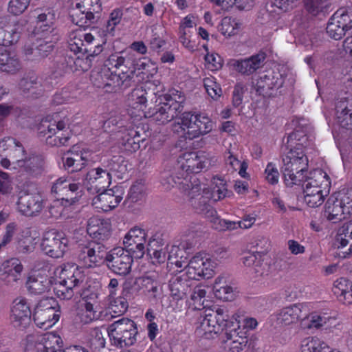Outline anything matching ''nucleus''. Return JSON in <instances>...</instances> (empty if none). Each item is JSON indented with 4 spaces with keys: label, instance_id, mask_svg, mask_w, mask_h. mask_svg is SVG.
I'll return each instance as SVG.
<instances>
[{
    "label": "nucleus",
    "instance_id": "1",
    "mask_svg": "<svg viewBox=\"0 0 352 352\" xmlns=\"http://www.w3.org/2000/svg\"><path fill=\"white\" fill-rule=\"evenodd\" d=\"M139 65L133 54L114 53L109 56L104 67L91 72L90 80L94 86L104 89L105 92L124 91L134 83V74Z\"/></svg>",
    "mask_w": 352,
    "mask_h": 352
},
{
    "label": "nucleus",
    "instance_id": "2",
    "mask_svg": "<svg viewBox=\"0 0 352 352\" xmlns=\"http://www.w3.org/2000/svg\"><path fill=\"white\" fill-rule=\"evenodd\" d=\"M237 328L234 322L230 320L228 310L219 307L212 313L206 315L201 322L199 329L204 332L206 338H210L211 333L217 334L226 330L225 333L226 341L248 342L247 331L241 328V320H236Z\"/></svg>",
    "mask_w": 352,
    "mask_h": 352
},
{
    "label": "nucleus",
    "instance_id": "3",
    "mask_svg": "<svg viewBox=\"0 0 352 352\" xmlns=\"http://www.w3.org/2000/svg\"><path fill=\"white\" fill-rule=\"evenodd\" d=\"M32 40L39 43L34 48L25 49L26 54L45 56L52 51L53 43L58 40V30L55 27V14L50 10L38 14L36 24L32 32Z\"/></svg>",
    "mask_w": 352,
    "mask_h": 352
},
{
    "label": "nucleus",
    "instance_id": "4",
    "mask_svg": "<svg viewBox=\"0 0 352 352\" xmlns=\"http://www.w3.org/2000/svg\"><path fill=\"white\" fill-rule=\"evenodd\" d=\"M72 19L74 23L79 27L72 32L68 41L70 50L76 54H79L76 64H78L80 58L86 61L88 60L87 44L88 33L86 29L88 27V10L86 4L82 1H77L72 10Z\"/></svg>",
    "mask_w": 352,
    "mask_h": 352
},
{
    "label": "nucleus",
    "instance_id": "5",
    "mask_svg": "<svg viewBox=\"0 0 352 352\" xmlns=\"http://www.w3.org/2000/svg\"><path fill=\"white\" fill-rule=\"evenodd\" d=\"M39 130L43 135H47V143L51 146H65L72 135L69 119H60L58 113L53 115L52 118L47 117L43 120Z\"/></svg>",
    "mask_w": 352,
    "mask_h": 352
},
{
    "label": "nucleus",
    "instance_id": "6",
    "mask_svg": "<svg viewBox=\"0 0 352 352\" xmlns=\"http://www.w3.org/2000/svg\"><path fill=\"white\" fill-rule=\"evenodd\" d=\"M111 175L102 168H89V193L98 194L92 198L91 205L98 210L109 211L108 190L105 188L109 184Z\"/></svg>",
    "mask_w": 352,
    "mask_h": 352
},
{
    "label": "nucleus",
    "instance_id": "7",
    "mask_svg": "<svg viewBox=\"0 0 352 352\" xmlns=\"http://www.w3.org/2000/svg\"><path fill=\"white\" fill-rule=\"evenodd\" d=\"M104 331L107 332L111 345L117 348L130 346L136 342V324L128 318H122L115 321L107 330L104 329Z\"/></svg>",
    "mask_w": 352,
    "mask_h": 352
},
{
    "label": "nucleus",
    "instance_id": "8",
    "mask_svg": "<svg viewBox=\"0 0 352 352\" xmlns=\"http://www.w3.org/2000/svg\"><path fill=\"white\" fill-rule=\"evenodd\" d=\"M60 316V306L54 298H46L39 301L35 307L33 319L41 329H48L58 320Z\"/></svg>",
    "mask_w": 352,
    "mask_h": 352
},
{
    "label": "nucleus",
    "instance_id": "9",
    "mask_svg": "<svg viewBox=\"0 0 352 352\" xmlns=\"http://www.w3.org/2000/svg\"><path fill=\"white\" fill-rule=\"evenodd\" d=\"M68 243L69 240L63 232L52 229L43 233L41 248L46 255L60 258L67 250Z\"/></svg>",
    "mask_w": 352,
    "mask_h": 352
},
{
    "label": "nucleus",
    "instance_id": "10",
    "mask_svg": "<svg viewBox=\"0 0 352 352\" xmlns=\"http://www.w3.org/2000/svg\"><path fill=\"white\" fill-rule=\"evenodd\" d=\"M325 215L333 223L346 219L352 214V198L347 194L340 198L330 197L325 204Z\"/></svg>",
    "mask_w": 352,
    "mask_h": 352
},
{
    "label": "nucleus",
    "instance_id": "11",
    "mask_svg": "<svg viewBox=\"0 0 352 352\" xmlns=\"http://www.w3.org/2000/svg\"><path fill=\"white\" fill-rule=\"evenodd\" d=\"M28 23L25 19L11 20L4 18L0 20V45L10 46L21 38Z\"/></svg>",
    "mask_w": 352,
    "mask_h": 352
},
{
    "label": "nucleus",
    "instance_id": "12",
    "mask_svg": "<svg viewBox=\"0 0 352 352\" xmlns=\"http://www.w3.org/2000/svg\"><path fill=\"white\" fill-rule=\"evenodd\" d=\"M21 157V159L16 160L12 164L8 158H2L0 160V165L6 169L16 170L21 174L33 175L40 173L43 164L41 157L32 155L28 157Z\"/></svg>",
    "mask_w": 352,
    "mask_h": 352
},
{
    "label": "nucleus",
    "instance_id": "13",
    "mask_svg": "<svg viewBox=\"0 0 352 352\" xmlns=\"http://www.w3.org/2000/svg\"><path fill=\"white\" fill-rule=\"evenodd\" d=\"M133 259L126 254L124 249L117 247L112 249L107 254V266L115 274L126 276L131 270Z\"/></svg>",
    "mask_w": 352,
    "mask_h": 352
},
{
    "label": "nucleus",
    "instance_id": "14",
    "mask_svg": "<svg viewBox=\"0 0 352 352\" xmlns=\"http://www.w3.org/2000/svg\"><path fill=\"white\" fill-rule=\"evenodd\" d=\"M214 267V263L210 258L196 255L190 259L185 267L186 270L185 274L191 279H208L213 275Z\"/></svg>",
    "mask_w": 352,
    "mask_h": 352
},
{
    "label": "nucleus",
    "instance_id": "15",
    "mask_svg": "<svg viewBox=\"0 0 352 352\" xmlns=\"http://www.w3.org/2000/svg\"><path fill=\"white\" fill-rule=\"evenodd\" d=\"M62 338L56 333H47L38 336L35 344L36 352H85L77 346L67 347L61 350Z\"/></svg>",
    "mask_w": 352,
    "mask_h": 352
},
{
    "label": "nucleus",
    "instance_id": "16",
    "mask_svg": "<svg viewBox=\"0 0 352 352\" xmlns=\"http://www.w3.org/2000/svg\"><path fill=\"white\" fill-rule=\"evenodd\" d=\"M88 152L82 144H76L62 157L63 167L70 172L81 170L87 163Z\"/></svg>",
    "mask_w": 352,
    "mask_h": 352
},
{
    "label": "nucleus",
    "instance_id": "17",
    "mask_svg": "<svg viewBox=\"0 0 352 352\" xmlns=\"http://www.w3.org/2000/svg\"><path fill=\"white\" fill-rule=\"evenodd\" d=\"M283 84V78L279 72L267 71L256 80L254 88L259 95L270 97L272 96L271 91L281 87Z\"/></svg>",
    "mask_w": 352,
    "mask_h": 352
},
{
    "label": "nucleus",
    "instance_id": "18",
    "mask_svg": "<svg viewBox=\"0 0 352 352\" xmlns=\"http://www.w3.org/2000/svg\"><path fill=\"white\" fill-rule=\"evenodd\" d=\"M287 140L285 147L289 151L283 158L290 159V161L307 158L304 151L307 140L306 135H302V132L296 129L288 135Z\"/></svg>",
    "mask_w": 352,
    "mask_h": 352
},
{
    "label": "nucleus",
    "instance_id": "19",
    "mask_svg": "<svg viewBox=\"0 0 352 352\" xmlns=\"http://www.w3.org/2000/svg\"><path fill=\"white\" fill-rule=\"evenodd\" d=\"M43 206V199L39 194H22L17 201L19 212L28 217L38 214Z\"/></svg>",
    "mask_w": 352,
    "mask_h": 352
},
{
    "label": "nucleus",
    "instance_id": "20",
    "mask_svg": "<svg viewBox=\"0 0 352 352\" xmlns=\"http://www.w3.org/2000/svg\"><path fill=\"white\" fill-rule=\"evenodd\" d=\"M85 276V273L81 268L69 263L63 264L56 267L54 272V277L56 278L57 281L66 283L67 284H74V287L82 282Z\"/></svg>",
    "mask_w": 352,
    "mask_h": 352
},
{
    "label": "nucleus",
    "instance_id": "21",
    "mask_svg": "<svg viewBox=\"0 0 352 352\" xmlns=\"http://www.w3.org/2000/svg\"><path fill=\"white\" fill-rule=\"evenodd\" d=\"M31 311L26 299L16 298L11 307L10 318L15 327H25L30 322Z\"/></svg>",
    "mask_w": 352,
    "mask_h": 352
},
{
    "label": "nucleus",
    "instance_id": "22",
    "mask_svg": "<svg viewBox=\"0 0 352 352\" xmlns=\"http://www.w3.org/2000/svg\"><path fill=\"white\" fill-rule=\"evenodd\" d=\"M23 270L21 262L18 258H11L5 261L0 267L1 280L6 285H13L20 280Z\"/></svg>",
    "mask_w": 352,
    "mask_h": 352
},
{
    "label": "nucleus",
    "instance_id": "23",
    "mask_svg": "<svg viewBox=\"0 0 352 352\" xmlns=\"http://www.w3.org/2000/svg\"><path fill=\"white\" fill-rule=\"evenodd\" d=\"M265 58V53H259L244 59H234L230 63L236 72L242 75L250 76L262 67Z\"/></svg>",
    "mask_w": 352,
    "mask_h": 352
},
{
    "label": "nucleus",
    "instance_id": "24",
    "mask_svg": "<svg viewBox=\"0 0 352 352\" xmlns=\"http://www.w3.org/2000/svg\"><path fill=\"white\" fill-rule=\"evenodd\" d=\"M184 162L182 169L188 173H198L204 169H208L211 165V160L206 157L204 153L190 152L184 154Z\"/></svg>",
    "mask_w": 352,
    "mask_h": 352
},
{
    "label": "nucleus",
    "instance_id": "25",
    "mask_svg": "<svg viewBox=\"0 0 352 352\" xmlns=\"http://www.w3.org/2000/svg\"><path fill=\"white\" fill-rule=\"evenodd\" d=\"M146 113L159 124H167L179 115L174 105L172 107L167 101H161L160 100V103L153 111L150 109Z\"/></svg>",
    "mask_w": 352,
    "mask_h": 352
},
{
    "label": "nucleus",
    "instance_id": "26",
    "mask_svg": "<svg viewBox=\"0 0 352 352\" xmlns=\"http://www.w3.org/2000/svg\"><path fill=\"white\" fill-rule=\"evenodd\" d=\"M111 226L109 219L93 217L89 219V236L91 240L105 241L111 235Z\"/></svg>",
    "mask_w": 352,
    "mask_h": 352
},
{
    "label": "nucleus",
    "instance_id": "27",
    "mask_svg": "<svg viewBox=\"0 0 352 352\" xmlns=\"http://www.w3.org/2000/svg\"><path fill=\"white\" fill-rule=\"evenodd\" d=\"M80 186L75 183H71L66 177L58 178L52 187V192L57 195V198L77 197L78 199L81 197V190L78 192Z\"/></svg>",
    "mask_w": 352,
    "mask_h": 352
},
{
    "label": "nucleus",
    "instance_id": "28",
    "mask_svg": "<svg viewBox=\"0 0 352 352\" xmlns=\"http://www.w3.org/2000/svg\"><path fill=\"white\" fill-rule=\"evenodd\" d=\"M336 113L340 126L352 130V98L338 101L336 103Z\"/></svg>",
    "mask_w": 352,
    "mask_h": 352
},
{
    "label": "nucleus",
    "instance_id": "29",
    "mask_svg": "<svg viewBox=\"0 0 352 352\" xmlns=\"http://www.w3.org/2000/svg\"><path fill=\"white\" fill-rule=\"evenodd\" d=\"M335 245L338 250L344 249L349 245L345 251H340L338 253L340 257L346 258L352 254V225H343L340 227L336 236Z\"/></svg>",
    "mask_w": 352,
    "mask_h": 352
},
{
    "label": "nucleus",
    "instance_id": "30",
    "mask_svg": "<svg viewBox=\"0 0 352 352\" xmlns=\"http://www.w3.org/2000/svg\"><path fill=\"white\" fill-rule=\"evenodd\" d=\"M305 307V306L302 303H296L283 307L277 315V320L284 325L296 323L302 318Z\"/></svg>",
    "mask_w": 352,
    "mask_h": 352
},
{
    "label": "nucleus",
    "instance_id": "31",
    "mask_svg": "<svg viewBox=\"0 0 352 352\" xmlns=\"http://www.w3.org/2000/svg\"><path fill=\"white\" fill-rule=\"evenodd\" d=\"M38 236V234L36 230L25 228L17 234L14 246L19 252H28L32 249Z\"/></svg>",
    "mask_w": 352,
    "mask_h": 352
},
{
    "label": "nucleus",
    "instance_id": "32",
    "mask_svg": "<svg viewBox=\"0 0 352 352\" xmlns=\"http://www.w3.org/2000/svg\"><path fill=\"white\" fill-rule=\"evenodd\" d=\"M255 277L263 284L267 285L273 284L277 280L274 268L268 263L259 258L258 262L252 269Z\"/></svg>",
    "mask_w": 352,
    "mask_h": 352
},
{
    "label": "nucleus",
    "instance_id": "33",
    "mask_svg": "<svg viewBox=\"0 0 352 352\" xmlns=\"http://www.w3.org/2000/svg\"><path fill=\"white\" fill-rule=\"evenodd\" d=\"M188 278V276L184 274L182 276L175 275L169 280L170 295L175 300L184 298L190 290Z\"/></svg>",
    "mask_w": 352,
    "mask_h": 352
},
{
    "label": "nucleus",
    "instance_id": "34",
    "mask_svg": "<svg viewBox=\"0 0 352 352\" xmlns=\"http://www.w3.org/2000/svg\"><path fill=\"white\" fill-rule=\"evenodd\" d=\"M13 158L25 157V150L22 144L12 137H5L0 140V155Z\"/></svg>",
    "mask_w": 352,
    "mask_h": 352
},
{
    "label": "nucleus",
    "instance_id": "35",
    "mask_svg": "<svg viewBox=\"0 0 352 352\" xmlns=\"http://www.w3.org/2000/svg\"><path fill=\"white\" fill-rule=\"evenodd\" d=\"M190 204L196 212L205 215L206 217H213L217 211L210 204V197L199 194L196 197H190Z\"/></svg>",
    "mask_w": 352,
    "mask_h": 352
},
{
    "label": "nucleus",
    "instance_id": "36",
    "mask_svg": "<svg viewBox=\"0 0 352 352\" xmlns=\"http://www.w3.org/2000/svg\"><path fill=\"white\" fill-rule=\"evenodd\" d=\"M21 67V63L14 53L0 47V70L1 72L14 74L19 71Z\"/></svg>",
    "mask_w": 352,
    "mask_h": 352
},
{
    "label": "nucleus",
    "instance_id": "37",
    "mask_svg": "<svg viewBox=\"0 0 352 352\" xmlns=\"http://www.w3.org/2000/svg\"><path fill=\"white\" fill-rule=\"evenodd\" d=\"M305 193L304 200L307 205L311 208H316L320 206L324 202V198L329 192V188H322V187H316V188H304Z\"/></svg>",
    "mask_w": 352,
    "mask_h": 352
},
{
    "label": "nucleus",
    "instance_id": "38",
    "mask_svg": "<svg viewBox=\"0 0 352 352\" xmlns=\"http://www.w3.org/2000/svg\"><path fill=\"white\" fill-rule=\"evenodd\" d=\"M104 241L89 240V263L94 266H99L107 260V248Z\"/></svg>",
    "mask_w": 352,
    "mask_h": 352
},
{
    "label": "nucleus",
    "instance_id": "39",
    "mask_svg": "<svg viewBox=\"0 0 352 352\" xmlns=\"http://www.w3.org/2000/svg\"><path fill=\"white\" fill-rule=\"evenodd\" d=\"M51 280L41 274L30 275L26 282L28 291L33 294H41L50 289Z\"/></svg>",
    "mask_w": 352,
    "mask_h": 352
},
{
    "label": "nucleus",
    "instance_id": "40",
    "mask_svg": "<svg viewBox=\"0 0 352 352\" xmlns=\"http://www.w3.org/2000/svg\"><path fill=\"white\" fill-rule=\"evenodd\" d=\"M78 201V197H65L56 198L49 208L50 216L58 219L67 215V206L72 205Z\"/></svg>",
    "mask_w": 352,
    "mask_h": 352
},
{
    "label": "nucleus",
    "instance_id": "41",
    "mask_svg": "<svg viewBox=\"0 0 352 352\" xmlns=\"http://www.w3.org/2000/svg\"><path fill=\"white\" fill-rule=\"evenodd\" d=\"M310 175L311 176L305 175L303 182L305 183L304 188H316V187H322V188H329V177L326 173L321 170H315L310 173Z\"/></svg>",
    "mask_w": 352,
    "mask_h": 352
},
{
    "label": "nucleus",
    "instance_id": "42",
    "mask_svg": "<svg viewBox=\"0 0 352 352\" xmlns=\"http://www.w3.org/2000/svg\"><path fill=\"white\" fill-rule=\"evenodd\" d=\"M144 140V138H141L140 131L130 129L122 138V146L126 151L133 153L140 148V143Z\"/></svg>",
    "mask_w": 352,
    "mask_h": 352
},
{
    "label": "nucleus",
    "instance_id": "43",
    "mask_svg": "<svg viewBox=\"0 0 352 352\" xmlns=\"http://www.w3.org/2000/svg\"><path fill=\"white\" fill-rule=\"evenodd\" d=\"M329 20L345 32L352 29V11L340 8L331 16Z\"/></svg>",
    "mask_w": 352,
    "mask_h": 352
},
{
    "label": "nucleus",
    "instance_id": "44",
    "mask_svg": "<svg viewBox=\"0 0 352 352\" xmlns=\"http://www.w3.org/2000/svg\"><path fill=\"white\" fill-rule=\"evenodd\" d=\"M242 21L232 16H225L221 20L220 31L224 36H231L236 34L241 29Z\"/></svg>",
    "mask_w": 352,
    "mask_h": 352
},
{
    "label": "nucleus",
    "instance_id": "45",
    "mask_svg": "<svg viewBox=\"0 0 352 352\" xmlns=\"http://www.w3.org/2000/svg\"><path fill=\"white\" fill-rule=\"evenodd\" d=\"M50 287L53 288L54 294L58 298L61 299H69L73 296L74 284H67L57 281L56 278L52 277L51 280Z\"/></svg>",
    "mask_w": 352,
    "mask_h": 352
},
{
    "label": "nucleus",
    "instance_id": "46",
    "mask_svg": "<svg viewBox=\"0 0 352 352\" xmlns=\"http://www.w3.org/2000/svg\"><path fill=\"white\" fill-rule=\"evenodd\" d=\"M89 348L93 352H100L105 346V339L101 329L92 327L89 332Z\"/></svg>",
    "mask_w": 352,
    "mask_h": 352
},
{
    "label": "nucleus",
    "instance_id": "47",
    "mask_svg": "<svg viewBox=\"0 0 352 352\" xmlns=\"http://www.w3.org/2000/svg\"><path fill=\"white\" fill-rule=\"evenodd\" d=\"M197 124L194 126V137L197 138L200 135L206 134L212 131L213 123L209 117L201 113H197Z\"/></svg>",
    "mask_w": 352,
    "mask_h": 352
},
{
    "label": "nucleus",
    "instance_id": "48",
    "mask_svg": "<svg viewBox=\"0 0 352 352\" xmlns=\"http://www.w3.org/2000/svg\"><path fill=\"white\" fill-rule=\"evenodd\" d=\"M281 172L283 173L284 182L288 187H292L294 185H300L305 178L304 173H296L287 167H282Z\"/></svg>",
    "mask_w": 352,
    "mask_h": 352
},
{
    "label": "nucleus",
    "instance_id": "49",
    "mask_svg": "<svg viewBox=\"0 0 352 352\" xmlns=\"http://www.w3.org/2000/svg\"><path fill=\"white\" fill-rule=\"evenodd\" d=\"M185 96L179 91H174L171 94H166L160 98L161 101H167L172 107L177 109V112L181 113L184 110Z\"/></svg>",
    "mask_w": 352,
    "mask_h": 352
},
{
    "label": "nucleus",
    "instance_id": "50",
    "mask_svg": "<svg viewBox=\"0 0 352 352\" xmlns=\"http://www.w3.org/2000/svg\"><path fill=\"white\" fill-rule=\"evenodd\" d=\"M197 120V113H191L190 112H185L182 114L181 124L184 126V129H188L186 132L187 137L189 139L195 138L194 137V130L196 129V122Z\"/></svg>",
    "mask_w": 352,
    "mask_h": 352
},
{
    "label": "nucleus",
    "instance_id": "51",
    "mask_svg": "<svg viewBox=\"0 0 352 352\" xmlns=\"http://www.w3.org/2000/svg\"><path fill=\"white\" fill-rule=\"evenodd\" d=\"M140 286L144 287L148 293H152L151 296L156 298L159 291V283L155 276H144L139 277Z\"/></svg>",
    "mask_w": 352,
    "mask_h": 352
},
{
    "label": "nucleus",
    "instance_id": "52",
    "mask_svg": "<svg viewBox=\"0 0 352 352\" xmlns=\"http://www.w3.org/2000/svg\"><path fill=\"white\" fill-rule=\"evenodd\" d=\"M283 165L282 167H287L289 170L296 173L307 172L308 166V159L303 158L302 160H296V161H290V159L283 158Z\"/></svg>",
    "mask_w": 352,
    "mask_h": 352
},
{
    "label": "nucleus",
    "instance_id": "53",
    "mask_svg": "<svg viewBox=\"0 0 352 352\" xmlns=\"http://www.w3.org/2000/svg\"><path fill=\"white\" fill-rule=\"evenodd\" d=\"M140 283L139 278L133 279H127L122 286V296L125 298H131L136 295L140 289Z\"/></svg>",
    "mask_w": 352,
    "mask_h": 352
},
{
    "label": "nucleus",
    "instance_id": "54",
    "mask_svg": "<svg viewBox=\"0 0 352 352\" xmlns=\"http://www.w3.org/2000/svg\"><path fill=\"white\" fill-rule=\"evenodd\" d=\"M146 233L144 230L134 227L126 234L124 243H145Z\"/></svg>",
    "mask_w": 352,
    "mask_h": 352
},
{
    "label": "nucleus",
    "instance_id": "55",
    "mask_svg": "<svg viewBox=\"0 0 352 352\" xmlns=\"http://www.w3.org/2000/svg\"><path fill=\"white\" fill-rule=\"evenodd\" d=\"M214 288L217 298L224 301H231L234 299V294L232 287L228 285L220 286L219 283L216 280Z\"/></svg>",
    "mask_w": 352,
    "mask_h": 352
},
{
    "label": "nucleus",
    "instance_id": "56",
    "mask_svg": "<svg viewBox=\"0 0 352 352\" xmlns=\"http://www.w3.org/2000/svg\"><path fill=\"white\" fill-rule=\"evenodd\" d=\"M144 197V186L141 183L133 184L129 190L126 202L138 203L142 201Z\"/></svg>",
    "mask_w": 352,
    "mask_h": 352
},
{
    "label": "nucleus",
    "instance_id": "57",
    "mask_svg": "<svg viewBox=\"0 0 352 352\" xmlns=\"http://www.w3.org/2000/svg\"><path fill=\"white\" fill-rule=\"evenodd\" d=\"M30 0H10L8 11L14 16L22 14L28 8Z\"/></svg>",
    "mask_w": 352,
    "mask_h": 352
},
{
    "label": "nucleus",
    "instance_id": "58",
    "mask_svg": "<svg viewBox=\"0 0 352 352\" xmlns=\"http://www.w3.org/2000/svg\"><path fill=\"white\" fill-rule=\"evenodd\" d=\"M102 10L100 0L89 1V29L94 28V27H91L90 23H97L100 19Z\"/></svg>",
    "mask_w": 352,
    "mask_h": 352
},
{
    "label": "nucleus",
    "instance_id": "59",
    "mask_svg": "<svg viewBox=\"0 0 352 352\" xmlns=\"http://www.w3.org/2000/svg\"><path fill=\"white\" fill-rule=\"evenodd\" d=\"M145 243H124V250L126 254L131 256V258H141L143 257L145 251Z\"/></svg>",
    "mask_w": 352,
    "mask_h": 352
},
{
    "label": "nucleus",
    "instance_id": "60",
    "mask_svg": "<svg viewBox=\"0 0 352 352\" xmlns=\"http://www.w3.org/2000/svg\"><path fill=\"white\" fill-rule=\"evenodd\" d=\"M76 315L79 320L87 323L88 318V298L83 293L81 298L76 303Z\"/></svg>",
    "mask_w": 352,
    "mask_h": 352
},
{
    "label": "nucleus",
    "instance_id": "61",
    "mask_svg": "<svg viewBox=\"0 0 352 352\" xmlns=\"http://www.w3.org/2000/svg\"><path fill=\"white\" fill-rule=\"evenodd\" d=\"M40 85L34 76L23 78L19 82V87L23 92H30L32 96L37 95Z\"/></svg>",
    "mask_w": 352,
    "mask_h": 352
},
{
    "label": "nucleus",
    "instance_id": "62",
    "mask_svg": "<svg viewBox=\"0 0 352 352\" xmlns=\"http://www.w3.org/2000/svg\"><path fill=\"white\" fill-rule=\"evenodd\" d=\"M327 0H304L306 10L314 16L318 15L327 6Z\"/></svg>",
    "mask_w": 352,
    "mask_h": 352
},
{
    "label": "nucleus",
    "instance_id": "63",
    "mask_svg": "<svg viewBox=\"0 0 352 352\" xmlns=\"http://www.w3.org/2000/svg\"><path fill=\"white\" fill-rule=\"evenodd\" d=\"M128 307L127 298L122 296L111 301L109 309L113 313L120 316L127 310Z\"/></svg>",
    "mask_w": 352,
    "mask_h": 352
},
{
    "label": "nucleus",
    "instance_id": "64",
    "mask_svg": "<svg viewBox=\"0 0 352 352\" xmlns=\"http://www.w3.org/2000/svg\"><path fill=\"white\" fill-rule=\"evenodd\" d=\"M204 85L208 94L212 99H217L221 95V89L212 79L207 78L204 80Z\"/></svg>",
    "mask_w": 352,
    "mask_h": 352
}]
</instances>
